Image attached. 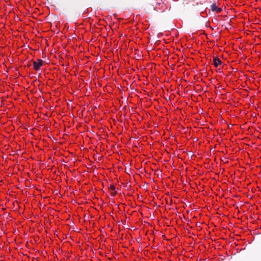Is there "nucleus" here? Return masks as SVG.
I'll use <instances>...</instances> for the list:
<instances>
[{
  "label": "nucleus",
  "instance_id": "nucleus-1",
  "mask_svg": "<svg viewBox=\"0 0 261 261\" xmlns=\"http://www.w3.org/2000/svg\"><path fill=\"white\" fill-rule=\"evenodd\" d=\"M43 65V61L41 59H38L36 61L33 62L34 69L37 71L40 69V67Z\"/></svg>",
  "mask_w": 261,
  "mask_h": 261
},
{
  "label": "nucleus",
  "instance_id": "nucleus-3",
  "mask_svg": "<svg viewBox=\"0 0 261 261\" xmlns=\"http://www.w3.org/2000/svg\"><path fill=\"white\" fill-rule=\"evenodd\" d=\"M213 62H214V65L216 67H218L221 64V60L219 58H215L214 59Z\"/></svg>",
  "mask_w": 261,
  "mask_h": 261
},
{
  "label": "nucleus",
  "instance_id": "nucleus-2",
  "mask_svg": "<svg viewBox=\"0 0 261 261\" xmlns=\"http://www.w3.org/2000/svg\"><path fill=\"white\" fill-rule=\"evenodd\" d=\"M211 9L213 12H215L217 13L221 12L222 11L221 8L218 7L215 4H213L211 5Z\"/></svg>",
  "mask_w": 261,
  "mask_h": 261
}]
</instances>
